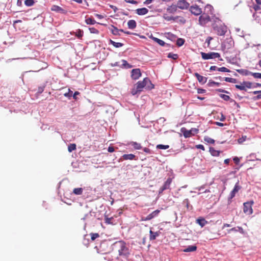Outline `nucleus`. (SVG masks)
<instances>
[{
    "mask_svg": "<svg viewBox=\"0 0 261 261\" xmlns=\"http://www.w3.org/2000/svg\"><path fill=\"white\" fill-rule=\"evenodd\" d=\"M76 148V145L74 143H72V144H70L69 146H68V151L69 152H72L73 150H75Z\"/></svg>",
    "mask_w": 261,
    "mask_h": 261,
    "instance_id": "72a5a7b5",
    "label": "nucleus"
},
{
    "mask_svg": "<svg viewBox=\"0 0 261 261\" xmlns=\"http://www.w3.org/2000/svg\"><path fill=\"white\" fill-rule=\"evenodd\" d=\"M50 10L52 11H55L57 12L60 13L61 14H66L67 12L65 10L63 9L61 7L57 6V5H53L51 6Z\"/></svg>",
    "mask_w": 261,
    "mask_h": 261,
    "instance_id": "4468645a",
    "label": "nucleus"
},
{
    "mask_svg": "<svg viewBox=\"0 0 261 261\" xmlns=\"http://www.w3.org/2000/svg\"><path fill=\"white\" fill-rule=\"evenodd\" d=\"M197 249V247L195 245L189 246H188L187 247H186V248H185L183 250V252H194L195 251H196Z\"/></svg>",
    "mask_w": 261,
    "mask_h": 261,
    "instance_id": "f3484780",
    "label": "nucleus"
},
{
    "mask_svg": "<svg viewBox=\"0 0 261 261\" xmlns=\"http://www.w3.org/2000/svg\"><path fill=\"white\" fill-rule=\"evenodd\" d=\"M111 33L114 35H120L119 34V29H118L117 28L114 27V25H112L111 28L110 29Z\"/></svg>",
    "mask_w": 261,
    "mask_h": 261,
    "instance_id": "a878e982",
    "label": "nucleus"
},
{
    "mask_svg": "<svg viewBox=\"0 0 261 261\" xmlns=\"http://www.w3.org/2000/svg\"><path fill=\"white\" fill-rule=\"evenodd\" d=\"M95 16L96 17H97L99 19H102V18H104V16L103 15H100V14H95Z\"/></svg>",
    "mask_w": 261,
    "mask_h": 261,
    "instance_id": "69168bd1",
    "label": "nucleus"
},
{
    "mask_svg": "<svg viewBox=\"0 0 261 261\" xmlns=\"http://www.w3.org/2000/svg\"><path fill=\"white\" fill-rule=\"evenodd\" d=\"M172 182V178L169 177L165 181L163 186L159 189V193L161 194L166 189H170V185Z\"/></svg>",
    "mask_w": 261,
    "mask_h": 261,
    "instance_id": "9d476101",
    "label": "nucleus"
},
{
    "mask_svg": "<svg viewBox=\"0 0 261 261\" xmlns=\"http://www.w3.org/2000/svg\"><path fill=\"white\" fill-rule=\"evenodd\" d=\"M220 96L221 98L224 99L225 101H228L230 99L229 96L228 95L220 94Z\"/></svg>",
    "mask_w": 261,
    "mask_h": 261,
    "instance_id": "c03bdc74",
    "label": "nucleus"
},
{
    "mask_svg": "<svg viewBox=\"0 0 261 261\" xmlns=\"http://www.w3.org/2000/svg\"><path fill=\"white\" fill-rule=\"evenodd\" d=\"M122 65L126 68H130L131 66L125 60H122Z\"/></svg>",
    "mask_w": 261,
    "mask_h": 261,
    "instance_id": "09e8293b",
    "label": "nucleus"
},
{
    "mask_svg": "<svg viewBox=\"0 0 261 261\" xmlns=\"http://www.w3.org/2000/svg\"><path fill=\"white\" fill-rule=\"evenodd\" d=\"M247 139V136H242V137L239 139L238 140V142L240 144H242V143L244 142Z\"/></svg>",
    "mask_w": 261,
    "mask_h": 261,
    "instance_id": "37998d69",
    "label": "nucleus"
},
{
    "mask_svg": "<svg viewBox=\"0 0 261 261\" xmlns=\"http://www.w3.org/2000/svg\"><path fill=\"white\" fill-rule=\"evenodd\" d=\"M211 21V17L205 13H203L199 17V23L202 26H205L207 23Z\"/></svg>",
    "mask_w": 261,
    "mask_h": 261,
    "instance_id": "0eeeda50",
    "label": "nucleus"
},
{
    "mask_svg": "<svg viewBox=\"0 0 261 261\" xmlns=\"http://www.w3.org/2000/svg\"><path fill=\"white\" fill-rule=\"evenodd\" d=\"M72 193L75 195H82L83 193V189L82 188H75V189H73Z\"/></svg>",
    "mask_w": 261,
    "mask_h": 261,
    "instance_id": "4be33fe9",
    "label": "nucleus"
},
{
    "mask_svg": "<svg viewBox=\"0 0 261 261\" xmlns=\"http://www.w3.org/2000/svg\"><path fill=\"white\" fill-rule=\"evenodd\" d=\"M212 39H213V38L211 36H208L207 38V39L206 40V42H207V43L208 47L209 46V45L211 43V41L212 40Z\"/></svg>",
    "mask_w": 261,
    "mask_h": 261,
    "instance_id": "864d4df0",
    "label": "nucleus"
},
{
    "mask_svg": "<svg viewBox=\"0 0 261 261\" xmlns=\"http://www.w3.org/2000/svg\"><path fill=\"white\" fill-rule=\"evenodd\" d=\"M71 34L75 35L79 39H82L83 36L84 32L83 30L79 29L76 32H73V33Z\"/></svg>",
    "mask_w": 261,
    "mask_h": 261,
    "instance_id": "412c9836",
    "label": "nucleus"
},
{
    "mask_svg": "<svg viewBox=\"0 0 261 261\" xmlns=\"http://www.w3.org/2000/svg\"><path fill=\"white\" fill-rule=\"evenodd\" d=\"M194 76L197 77L198 82L201 84H204L207 81V77H206L205 76H204L203 75H201L200 74H198V73H195Z\"/></svg>",
    "mask_w": 261,
    "mask_h": 261,
    "instance_id": "2eb2a0df",
    "label": "nucleus"
},
{
    "mask_svg": "<svg viewBox=\"0 0 261 261\" xmlns=\"http://www.w3.org/2000/svg\"><path fill=\"white\" fill-rule=\"evenodd\" d=\"M218 68L215 66H211V68H210V70H218Z\"/></svg>",
    "mask_w": 261,
    "mask_h": 261,
    "instance_id": "338daca9",
    "label": "nucleus"
},
{
    "mask_svg": "<svg viewBox=\"0 0 261 261\" xmlns=\"http://www.w3.org/2000/svg\"><path fill=\"white\" fill-rule=\"evenodd\" d=\"M24 3L26 6L30 7L33 6L35 2L34 0H25Z\"/></svg>",
    "mask_w": 261,
    "mask_h": 261,
    "instance_id": "e433bc0d",
    "label": "nucleus"
},
{
    "mask_svg": "<svg viewBox=\"0 0 261 261\" xmlns=\"http://www.w3.org/2000/svg\"><path fill=\"white\" fill-rule=\"evenodd\" d=\"M153 0H146L145 2H144V4L148 5L152 2Z\"/></svg>",
    "mask_w": 261,
    "mask_h": 261,
    "instance_id": "774afa93",
    "label": "nucleus"
},
{
    "mask_svg": "<svg viewBox=\"0 0 261 261\" xmlns=\"http://www.w3.org/2000/svg\"><path fill=\"white\" fill-rule=\"evenodd\" d=\"M201 56L202 59L204 60H208L212 59H215L220 57V55L218 53L211 52L208 53H205L203 52L201 53Z\"/></svg>",
    "mask_w": 261,
    "mask_h": 261,
    "instance_id": "39448f33",
    "label": "nucleus"
},
{
    "mask_svg": "<svg viewBox=\"0 0 261 261\" xmlns=\"http://www.w3.org/2000/svg\"><path fill=\"white\" fill-rule=\"evenodd\" d=\"M141 76V72L140 68L133 69L132 71V77L133 79L136 80Z\"/></svg>",
    "mask_w": 261,
    "mask_h": 261,
    "instance_id": "ddd939ff",
    "label": "nucleus"
},
{
    "mask_svg": "<svg viewBox=\"0 0 261 261\" xmlns=\"http://www.w3.org/2000/svg\"><path fill=\"white\" fill-rule=\"evenodd\" d=\"M91 239L92 241H94L97 238L99 237V234L98 233H91Z\"/></svg>",
    "mask_w": 261,
    "mask_h": 261,
    "instance_id": "c9c22d12",
    "label": "nucleus"
},
{
    "mask_svg": "<svg viewBox=\"0 0 261 261\" xmlns=\"http://www.w3.org/2000/svg\"><path fill=\"white\" fill-rule=\"evenodd\" d=\"M249 74L254 76V77L256 79H261V73H253L249 72Z\"/></svg>",
    "mask_w": 261,
    "mask_h": 261,
    "instance_id": "ea45409f",
    "label": "nucleus"
},
{
    "mask_svg": "<svg viewBox=\"0 0 261 261\" xmlns=\"http://www.w3.org/2000/svg\"><path fill=\"white\" fill-rule=\"evenodd\" d=\"M221 83L219 82H214L212 80H209L207 83L208 87H214V86H219Z\"/></svg>",
    "mask_w": 261,
    "mask_h": 261,
    "instance_id": "7c9ffc66",
    "label": "nucleus"
},
{
    "mask_svg": "<svg viewBox=\"0 0 261 261\" xmlns=\"http://www.w3.org/2000/svg\"><path fill=\"white\" fill-rule=\"evenodd\" d=\"M196 222L198 223L201 227H204L207 223V222L205 220V219L203 218L200 217L196 220Z\"/></svg>",
    "mask_w": 261,
    "mask_h": 261,
    "instance_id": "a211bd4d",
    "label": "nucleus"
},
{
    "mask_svg": "<svg viewBox=\"0 0 261 261\" xmlns=\"http://www.w3.org/2000/svg\"><path fill=\"white\" fill-rule=\"evenodd\" d=\"M160 212L161 211L160 210H156L155 211H153L152 213L150 214L146 217L142 218V220L144 221H149L152 219H153L154 217H156Z\"/></svg>",
    "mask_w": 261,
    "mask_h": 261,
    "instance_id": "f8f14e48",
    "label": "nucleus"
},
{
    "mask_svg": "<svg viewBox=\"0 0 261 261\" xmlns=\"http://www.w3.org/2000/svg\"><path fill=\"white\" fill-rule=\"evenodd\" d=\"M89 30L91 33L94 34H98L99 31L94 28H89Z\"/></svg>",
    "mask_w": 261,
    "mask_h": 261,
    "instance_id": "a18cd8bd",
    "label": "nucleus"
},
{
    "mask_svg": "<svg viewBox=\"0 0 261 261\" xmlns=\"http://www.w3.org/2000/svg\"><path fill=\"white\" fill-rule=\"evenodd\" d=\"M196 148H199V149H202L203 150H205V148H204V146L201 145V144L197 145H196Z\"/></svg>",
    "mask_w": 261,
    "mask_h": 261,
    "instance_id": "bf43d9fd",
    "label": "nucleus"
},
{
    "mask_svg": "<svg viewBox=\"0 0 261 261\" xmlns=\"http://www.w3.org/2000/svg\"><path fill=\"white\" fill-rule=\"evenodd\" d=\"M206 90L204 89H197V93L198 94L204 93Z\"/></svg>",
    "mask_w": 261,
    "mask_h": 261,
    "instance_id": "6e6d98bb",
    "label": "nucleus"
},
{
    "mask_svg": "<svg viewBox=\"0 0 261 261\" xmlns=\"http://www.w3.org/2000/svg\"><path fill=\"white\" fill-rule=\"evenodd\" d=\"M136 12L138 15L142 16L147 14L148 12V9L146 8H138L136 10Z\"/></svg>",
    "mask_w": 261,
    "mask_h": 261,
    "instance_id": "dca6fc26",
    "label": "nucleus"
},
{
    "mask_svg": "<svg viewBox=\"0 0 261 261\" xmlns=\"http://www.w3.org/2000/svg\"><path fill=\"white\" fill-rule=\"evenodd\" d=\"M122 157L124 160H135L136 156L133 154H129L122 155Z\"/></svg>",
    "mask_w": 261,
    "mask_h": 261,
    "instance_id": "b1692460",
    "label": "nucleus"
},
{
    "mask_svg": "<svg viewBox=\"0 0 261 261\" xmlns=\"http://www.w3.org/2000/svg\"><path fill=\"white\" fill-rule=\"evenodd\" d=\"M184 135L185 138L190 137L192 135V132L191 130H185L184 132Z\"/></svg>",
    "mask_w": 261,
    "mask_h": 261,
    "instance_id": "49530a36",
    "label": "nucleus"
},
{
    "mask_svg": "<svg viewBox=\"0 0 261 261\" xmlns=\"http://www.w3.org/2000/svg\"><path fill=\"white\" fill-rule=\"evenodd\" d=\"M80 93L78 92V91H76L74 94H73V98L74 99H77V97H76V96L79 95Z\"/></svg>",
    "mask_w": 261,
    "mask_h": 261,
    "instance_id": "0e129e2a",
    "label": "nucleus"
},
{
    "mask_svg": "<svg viewBox=\"0 0 261 261\" xmlns=\"http://www.w3.org/2000/svg\"><path fill=\"white\" fill-rule=\"evenodd\" d=\"M114 246L118 248L119 255L124 257H127L128 256L129 251L125 242H123V241H119L114 243Z\"/></svg>",
    "mask_w": 261,
    "mask_h": 261,
    "instance_id": "f03ea898",
    "label": "nucleus"
},
{
    "mask_svg": "<svg viewBox=\"0 0 261 261\" xmlns=\"http://www.w3.org/2000/svg\"><path fill=\"white\" fill-rule=\"evenodd\" d=\"M151 38L153 41L154 42H157L158 44H159L160 45L163 46L165 45V42L161 39H159L155 37L151 36Z\"/></svg>",
    "mask_w": 261,
    "mask_h": 261,
    "instance_id": "c85d7f7f",
    "label": "nucleus"
},
{
    "mask_svg": "<svg viewBox=\"0 0 261 261\" xmlns=\"http://www.w3.org/2000/svg\"><path fill=\"white\" fill-rule=\"evenodd\" d=\"M185 43V40L184 39H182V38H179L177 39V42H176V44L177 45V46H181V45H182Z\"/></svg>",
    "mask_w": 261,
    "mask_h": 261,
    "instance_id": "a19ab883",
    "label": "nucleus"
},
{
    "mask_svg": "<svg viewBox=\"0 0 261 261\" xmlns=\"http://www.w3.org/2000/svg\"><path fill=\"white\" fill-rule=\"evenodd\" d=\"M238 231H239L242 234H244V230L241 227H237Z\"/></svg>",
    "mask_w": 261,
    "mask_h": 261,
    "instance_id": "13d9d810",
    "label": "nucleus"
},
{
    "mask_svg": "<svg viewBox=\"0 0 261 261\" xmlns=\"http://www.w3.org/2000/svg\"><path fill=\"white\" fill-rule=\"evenodd\" d=\"M216 32H217L218 35L222 36V35H225L226 31L224 28L222 27H217L216 29Z\"/></svg>",
    "mask_w": 261,
    "mask_h": 261,
    "instance_id": "aec40b11",
    "label": "nucleus"
},
{
    "mask_svg": "<svg viewBox=\"0 0 261 261\" xmlns=\"http://www.w3.org/2000/svg\"><path fill=\"white\" fill-rule=\"evenodd\" d=\"M177 5H172L167 8V11L170 13H174L177 11Z\"/></svg>",
    "mask_w": 261,
    "mask_h": 261,
    "instance_id": "393cba45",
    "label": "nucleus"
},
{
    "mask_svg": "<svg viewBox=\"0 0 261 261\" xmlns=\"http://www.w3.org/2000/svg\"><path fill=\"white\" fill-rule=\"evenodd\" d=\"M242 187L240 185L239 181H238L236 183L234 187L233 190L230 192L229 197H228V201L230 202L231 200L233 199V198L235 196L236 194L238 193L239 191L241 189Z\"/></svg>",
    "mask_w": 261,
    "mask_h": 261,
    "instance_id": "423d86ee",
    "label": "nucleus"
},
{
    "mask_svg": "<svg viewBox=\"0 0 261 261\" xmlns=\"http://www.w3.org/2000/svg\"><path fill=\"white\" fill-rule=\"evenodd\" d=\"M110 41L111 44H112L116 48H119L123 45V43L121 42H114L112 40H110V41Z\"/></svg>",
    "mask_w": 261,
    "mask_h": 261,
    "instance_id": "c756f323",
    "label": "nucleus"
},
{
    "mask_svg": "<svg viewBox=\"0 0 261 261\" xmlns=\"http://www.w3.org/2000/svg\"><path fill=\"white\" fill-rule=\"evenodd\" d=\"M205 10H208L209 11H210V13L211 14H213V8L212 7V6L211 5H207L205 7Z\"/></svg>",
    "mask_w": 261,
    "mask_h": 261,
    "instance_id": "3c124183",
    "label": "nucleus"
},
{
    "mask_svg": "<svg viewBox=\"0 0 261 261\" xmlns=\"http://www.w3.org/2000/svg\"><path fill=\"white\" fill-rule=\"evenodd\" d=\"M72 94V91L70 90V89H69V92L68 93H65L64 95L66 97H71Z\"/></svg>",
    "mask_w": 261,
    "mask_h": 261,
    "instance_id": "603ef678",
    "label": "nucleus"
},
{
    "mask_svg": "<svg viewBox=\"0 0 261 261\" xmlns=\"http://www.w3.org/2000/svg\"><path fill=\"white\" fill-rule=\"evenodd\" d=\"M85 22L87 24H94L96 23V21L93 18L90 17L86 19Z\"/></svg>",
    "mask_w": 261,
    "mask_h": 261,
    "instance_id": "2f4dec72",
    "label": "nucleus"
},
{
    "mask_svg": "<svg viewBox=\"0 0 261 261\" xmlns=\"http://www.w3.org/2000/svg\"><path fill=\"white\" fill-rule=\"evenodd\" d=\"M254 202L253 200L248 201L243 203V212L246 215H251L253 213L252 206Z\"/></svg>",
    "mask_w": 261,
    "mask_h": 261,
    "instance_id": "20e7f679",
    "label": "nucleus"
},
{
    "mask_svg": "<svg viewBox=\"0 0 261 261\" xmlns=\"http://www.w3.org/2000/svg\"><path fill=\"white\" fill-rule=\"evenodd\" d=\"M183 203H184V204H186V207H187V208H188L189 207L190 202H189V200L188 199H185L183 201Z\"/></svg>",
    "mask_w": 261,
    "mask_h": 261,
    "instance_id": "8fccbe9b",
    "label": "nucleus"
},
{
    "mask_svg": "<svg viewBox=\"0 0 261 261\" xmlns=\"http://www.w3.org/2000/svg\"><path fill=\"white\" fill-rule=\"evenodd\" d=\"M169 148V145H163V144H158L156 146V148L162 149H166Z\"/></svg>",
    "mask_w": 261,
    "mask_h": 261,
    "instance_id": "4c0bfd02",
    "label": "nucleus"
},
{
    "mask_svg": "<svg viewBox=\"0 0 261 261\" xmlns=\"http://www.w3.org/2000/svg\"><path fill=\"white\" fill-rule=\"evenodd\" d=\"M190 10L192 14L196 16L200 15L202 13L201 8L196 4L191 6Z\"/></svg>",
    "mask_w": 261,
    "mask_h": 261,
    "instance_id": "6e6552de",
    "label": "nucleus"
},
{
    "mask_svg": "<svg viewBox=\"0 0 261 261\" xmlns=\"http://www.w3.org/2000/svg\"><path fill=\"white\" fill-rule=\"evenodd\" d=\"M125 2L128 3L133 4H138V2L134 0H124Z\"/></svg>",
    "mask_w": 261,
    "mask_h": 261,
    "instance_id": "5fc2aeb1",
    "label": "nucleus"
},
{
    "mask_svg": "<svg viewBox=\"0 0 261 261\" xmlns=\"http://www.w3.org/2000/svg\"><path fill=\"white\" fill-rule=\"evenodd\" d=\"M209 151H210L212 155L216 156H219L220 153L219 151L215 150V148L213 147L209 148Z\"/></svg>",
    "mask_w": 261,
    "mask_h": 261,
    "instance_id": "bb28decb",
    "label": "nucleus"
},
{
    "mask_svg": "<svg viewBox=\"0 0 261 261\" xmlns=\"http://www.w3.org/2000/svg\"><path fill=\"white\" fill-rule=\"evenodd\" d=\"M225 81L226 82L235 83L236 80L235 79H233L232 77H226L225 78Z\"/></svg>",
    "mask_w": 261,
    "mask_h": 261,
    "instance_id": "de8ad7c7",
    "label": "nucleus"
},
{
    "mask_svg": "<svg viewBox=\"0 0 261 261\" xmlns=\"http://www.w3.org/2000/svg\"><path fill=\"white\" fill-rule=\"evenodd\" d=\"M114 150H115V149H114V148L113 147L109 146L108 148V151L109 152H113L114 151Z\"/></svg>",
    "mask_w": 261,
    "mask_h": 261,
    "instance_id": "680f3d73",
    "label": "nucleus"
},
{
    "mask_svg": "<svg viewBox=\"0 0 261 261\" xmlns=\"http://www.w3.org/2000/svg\"><path fill=\"white\" fill-rule=\"evenodd\" d=\"M128 28L129 29H135L136 27V22L134 20H129L127 22Z\"/></svg>",
    "mask_w": 261,
    "mask_h": 261,
    "instance_id": "5701e85b",
    "label": "nucleus"
},
{
    "mask_svg": "<svg viewBox=\"0 0 261 261\" xmlns=\"http://www.w3.org/2000/svg\"><path fill=\"white\" fill-rule=\"evenodd\" d=\"M97 249V252L100 254H107L112 251L111 246L107 241H103L99 245V246L95 247Z\"/></svg>",
    "mask_w": 261,
    "mask_h": 261,
    "instance_id": "7ed1b4c3",
    "label": "nucleus"
},
{
    "mask_svg": "<svg viewBox=\"0 0 261 261\" xmlns=\"http://www.w3.org/2000/svg\"><path fill=\"white\" fill-rule=\"evenodd\" d=\"M168 57L173 60H176L178 58V56L177 54H174L172 53H170L168 55Z\"/></svg>",
    "mask_w": 261,
    "mask_h": 261,
    "instance_id": "58836bf2",
    "label": "nucleus"
},
{
    "mask_svg": "<svg viewBox=\"0 0 261 261\" xmlns=\"http://www.w3.org/2000/svg\"><path fill=\"white\" fill-rule=\"evenodd\" d=\"M145 88L146 89H152L154 88V85L151 83L148 77H145L143 81L137 82L132 90V94L135 95L138 93L141 92L143 89Z\"/></svg>",
    "mask_w": 261,
    "mask_h": 261,
    "instance_id": "f257e3e1",
    "label": "nucleus"
},
{
    "mask_svg": "<svg viewBox=\"0 0 261 261\" xmlns=\"http://www.w3.org/2000/svg\"><path fill=\"white\" fill-rule=\"evenodd\" d=\"M226 119V117L222 114H221V118H220V120L222 122L225 121Z\"/></svg>",
    "mask_w": 261,
    "mask_h": 261,
    "instance_id": "e2e57ef3",
    "label": "nucleus"
},
{
    "mask_svg": "<svg viewBox=\"0 0 261 261\" xmlns=\"http://www.w3.org/2000/svg\"><path fill=\"white\" fill-rule=\"evenodd\" d=\"M164 18L165 20H168V21L174 20V18L172 16H167V17L164 16Z\"/></svg>",
    "mask_w": 261,
    "mask_h": 261,
    "instance_id": "052dcab7",
    "label": "nucleus"
},
{
    "mask_svg": "<svg viewBox=\"0 0 261 261\" xmlns=\"http://www.w3.org/2000/svg\"><path fill=\"white\" fill-rule=\"evenodd\" d=\"M177 8L181 10L188 9L190 6V4L186 0H179L177 3Z\"/></svg>",
    "mask_w": 261,
    "mask_h": 261,
    "instance_id": "9b49d317",
    "label": "nucleus"
},
{
    "mask_svg": "<svg viewBox=\"0 0 261 261\" xmlns=\"http://www.w3.org/2000/svg\"><path fill=\"white\" fill-rule=\"evenodd\" d=\"M233 161L234 162V163L236 164H239L240 162V160L239 158H238L237 156H235L233 159Z\"/></svg>",
    "mask_w": 261,
    "mask_h": 261,
    "instance_id": "4d7b16f0",
    "label": "nucleus"
},
{
    "mask_svg": "<svg viewBox=\"0 0 261 261\" xmlns=\"http://www.w3.org/2000/svg\"><path fill=\"white\" fill-rule=\"evenodd\" d=\"M252 85V83L250 82H243L241 85H236L235 86L237 89L246 90V88H251Z\"/></svg>",
    "mask_w": 261,
    "mask_h": 261,
    "instance_id": "1a4fd4ad",
    "label": "nucleus"
},
{
    "mask_svg": "<svg viewBox=\"0 0 261 261\" xmlns=\"http://www.w3.org/2000/svg\"><path fill=\"white\" fill-rule=\"evenodd\" d=\"M113 219V217L108 218L107 216H105V222L107 224H113V223L112 221Z\"/></svg>",
    "mask_w": 261,
    "mask_h": 261,
    "instance_id": "f704fd0d",
    "label": "nucleus"
},
{
    "mask_svg": "<svg viewBox=\"0 0 261 261\" xmlns=\"http://www.w3.org/2000/svg\"><path fill=\"white\" fill-rule=\"evenodd\" d=\"M149 240L150 241H153L155 240L156 238L159 236V232H153L151 229L149 231Z\"/></svg>",
    "mask_w": 261,
    "mask_h": 261,
    "instance_id": "6ab92c4d",
    "label": "nucleus"
},
{
    "mask_svg": "<svg viewBox=\"0 0 261 261\" xmlns=\"http://www.w3.org/2000/svg\"><path fill=\"white\" fill-rule=\"evenodd\" d=\"M204 140L205 142L209 144H214L215 143V140L208 136H205L204 138Z\"/></svg>",
    "mask_w": 261,
    "mask_h": 261,
    "instance_id": "473e14b6",
    "label": "nucleus"
},
{
    "mask_svg": "<svg viewBox=\"0 0 261 261\" xmlns=\"http://www.w3.org/2000/svg\"><path fill=\"white\" fill-rule=\"evenodd\" d=\"M218 70L219 71H221V72H230V70L225 67H221V68H218Z\"/></svg>",
    "mask_w": 261,
    "mask_h": 261,
    "instance_id": "79ce46f5",
    "label": "nucleus"
},
{
    "mask_svg": "<svg viewBox=\"0 0 261 261\" xmlns=\"http://www.w3.org/2000/svg\"><path fill=\"white\" fill-rule=\"evenodd\" d=\"M129 144L136 149H140L142 148L141 144L136 142H130Z\"/></svg>",
    "mask_w": 261,
    "mask_h": 261,
    "instance_id": "cd10ccee",
    "label": "nucleus"
}]
</instances>
